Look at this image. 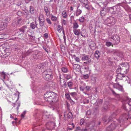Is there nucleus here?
I'll return each mask as SVG.
<instances>
[{
    "mask_svg": "<svg viewBox=\"0 0 131 131\" xmlns=\"http://www.w3.org/2000/svg\"><path fill=\"white\" fill-rule=\"evenodd\" d=\"M122 3L118 4L112 7L107 8V10L108 12L111 14H117L121 15L123 11L121 9L120 6H122Z\"/></svg>",
    "mask_w": 131,
    "mask_h": 131,
    "instance_id": "1",
    "label": "nucleus"
},
{
    "mask_svg": "<svg viewBox=\"0 0 131 131\" xmlns=\"http://www.w3.org/2000/svg\"><path fill=\"white\" fill-rule=\"evenodd\" d=\"M45 100L48 102H55L56 98V94L51 91L47 92L44 95Z\"/></svg>",
    "mask_w": 131,
    "mask_h": 131,
    "instance_id": "2",
    "label": "nucleus"
},
{
    "mask_svg": "<svg viewBox=\"0 0 131 131\" xmlns=\"http://www.w3.org/2000/svg\"><path fill=\"white\" fill-rule=\"evenodd\" d=\"M129 68V66L128 63H123L120 65L117 69L116 72L117 73L125 74L128 72Z\"/></svg>",
    "mask_w": 131,
    "mask_h": 131,
    "instance_id": "3",
    "label": "nucleus"
},
{
    "mask_svg": "<svg viewBox=\"0 0 131 131\" xmlns=\"http://www.w3.org/2000/svg\"><path fill=\"white\" fill-rule=\"evenodd\" d=\"M43 77L44 79L47 81L51 80L53 78L52 72L49 70L44 71L43 73Z\"/></svg>",
    "mask_w": 131,
    "mask_h": 131,
    "instance_id": "4",
    "label": "nucleus"
},
{
    "mask_svg": "<svg viewBox=\"0 0 131 131\" xmlns=\"http://www.w3.org/2000/svg\"><path fill=\"white\" fill-rule=\"evenodd\" d=\"M128 118H131V107L130 108V110L128 112V117L126 114L120 117L119 118L120 123L125 122L128 119Z\"/></svg>",
    "mask_w": 131,
    "mask_h": 131,
    "instance_id": "5",
    "label": "nucleus"
},
{
    "mask_svg": "<svg viewBox=\"0 0 131 131\" xmlns=\"http://www.w3.org/2000/svg\"><path fill=\"white\" fill-rule=\"evenodd\" d=\"M115 23L116 19L115 18L112 17H110L108 18L104 21V23L107 25L111 24L113 25Z\"/></svg>",
    "mask_w": 131,
    "mask_h": 131,
    "instance_id": "6",
    "label": "nucleus"
},
{
    "mask_svg": "<svg viewBox=\"0 0 131 131\" xmlns=\"http://www.w3.org/2000/svg\"><path fill=\"white\" fill-rule=\"evenodd\" d=\"M22 21V19L21 18H17L12 23L13 25L14 26H19Z\"/></svg>",
    "mask_w": 131,
    "mask_h": 131,
    "instance_id": "7",
    "label": "nucleus"
},
{
    "mask_svg": "<svg viewBox=\"0 0 131 131\" xmlns=\"http://www.w3.org/2000/svg\"><path fill=\"white\" fill-rule=\"evenodd\" d=\"M82 59L84 61L91 63V59L89 56L88 55H85L82 57Z\"/></svg>",
    "mask_w": 131,
    "mask_h": 131,
    "instance_id": "8",
    "label": "nucleus"
},
{
    "mask_svg": "<svg viewBox=\"0 0 131 131\" xmlns=\"http://www.w3.org/2000/svg\"><path fill=\"white\" fill-rule=\"evenodd\" d=\"M16 94L18 95V98L16 101V104L15 103H13L12 104V105L14 107H15V106L16 105L17 106V110H18L19 109V107L20 106V103L18 102H17V101L19 99V93L18 92H16Z\"/></svg>",
    "mask_w": 131,
    "mask_h": 131,
    "instance_id": "9",
    "label": "nucleus"
},
{
    "mask_svg": "<svg viewBox=\"0 0 131 131\" xmlns=\"http://www.w3.org/2000/svg\"><path fill=\"white\" fill-rule=\"evenodd\" d=\"M115 41L116 44L118 43L120 41V38L117 35H114L112 36L111 37Z\"/></svg>",
    "mask_w": 131,
    "mask_h": 131,
    "instance_id": "10",
    "label": "nucleus"
},
{
    "mask_svg": "<svg viewBox=\"0 0 131 131\" xmlns=\"http://www.w3.org/2000/svg\"><path fill=\"white\" fill-rule=\"evenodd\" d=\"M8 50V49L6 48L5 50H2L1 51L0 50V53L1 52L3 55H6V57H7L10 54L9 51Z\"/></svg>",
    "mask_w": 131,
    "mask_h": 131,
    "instance_id": "11",
    "label": "nucleus"
},
{
    "mask_svg": "<svg viewBox=\"0 0 131 131\" xmlns=\"http://www.w3.org/2000/svg\"><path fill=\"white\" fill-rule=\"evenodd\" d=\"M116 126V125L114 124H112L107 128L106 130L107 131H112L115 128Z\"/></svg>",
    "mask_w": 131,
    "mask_h": 131,
    "instance_id": "12",
    "label": "nucleus"
},
{
    "mask_svg": "<svg viewBox=\"0 0 131 131\" xmlns=\"http://www.w3.org/2000/svg\"><path fill=\"white\" fill-rule=\"evenodd\" d=\"M116 115L115 113H113L108 118L107 120H105V122H107L108 123L110 121H112V119L114 118Z\"/></svg>",
    "mask_w": 131,
    "mask_h": 131,
    "instance_id": "13",
    "label": "nucleus"
},
{
    "mask_svg": "<svg viewBox=\"0 0 131 131\" xmlns=\"http://www.w3.org/2000/svg\"><path fill=\"white\" fill-rule=\"evenodd\" d=\"M20 28L22 31V32L24 33H25L26 32H29L28 29L26 26H24Z\"/></svg>",
    "mask_w": 131,
    "mask_h": 131,
    "instance_id": "14",
    "label": "nucleus"
},
{
    "mask_svg": "<svg viewBox=\"0 0 131 131\" xmlns=\"http://www.w3.org/2000/svg\"><path fill=\"white\" fill-rule=\"evenodd\" d=\"M37 23L36 21H35V23L32 22L30 24V27L32 29H34L35 28H38L37 27Z\"/></svg>",
    "mask_w": 131,
    "mask_h": 131,
    "instance_id": "15",
    "label": "nucleus"
},
{
    "mask_svg": "<svg viewBox=\"0 0 131 131\" xmlns=\"http://www.w3.org/2000/svg\"><path fill=\"white\" fill-rule=\"evenodd\" d=\"M118 73L117 75L116 76V78L119 80H122L123 77H127L126 76H124L123 75L124 74H122L121 73Z\"/></svg>",
    "mask_w": 131,
    "mask_h": 131,
    "instance_id": "16",
    "label": "nucleus"
},
{
    "mask_svg": "<svg viewBox=\"0 0 131 131\" xmlns=\"http://www.w3.org/2000/svg\"><path fill=\"white\" fill-rule=\"evenodd\" d=\"M101 55L100 52L99 51H96L94 53V56L97 59H98L100 57Z\"/></svg>",
    "mask_w": 131,
    "mask_h": 131,
    "instance_id": "17",
    "label": "nucleus"
},
{
    "mask_svg": "<svg viewBox=\"0 0 131 131\" xmlns=\"http://www.w3.org/2000/svg\"><path fill=\"white\" fill-rule=\"evenodd\" d=\"M45 64L44 63H42L38 64L37 67L39 69H43L45 67Z\"/></svg>",
    "mask_w": 131,
    "mask_h": 131,
    "instance_id": "18",
    "label": "nucleus"
},
{
    "mask_svg": "<svg viewBox=\"0 0 131 131\" xmlns=\"http://www.w3.org/2000/svg\"><path fill=\"white\" fill-rule=\"evenodd\" d=\"M106 9L105 8H103L100 11V14L101 16H104L106 13Z\"/></svg>",
    "mask_w": 131,
    "mask_h": 131,
    "instance_id": "19",
    "label": "nucleus"
},
{
    "mask_svg": "<svg viewBox=\"0 0 131 131\" xmlns=\"http://www.w3.org/2000/svg\"><path fill=\"white\" fill-rule=\"evenodd\" d=\"M50 115L47 111L44 112L43 115V117H44L46 118H49L50 117Z\"/></svg>",
    "mask_w": 131,
    "mask_h": 131,
    "instance_id": "20",
    "label": "nucleus"
},
{
    "mask_svg": "<svg viewBox=\"0 0 131 131\" xmlns=\"http://www.w3.org/2000/svg\"><path fill=\"white\" fill-rule=\"evenodd\" d=\"M33 57L34 59H39L41 57V56L40 55L39 53H37V54H33Z\"/></svg>",
    "mask_w": 131,
    "mask_h": 131,
    "instance_id": "21",
    "label": "nucleus"
},
{
    "mask_svg": "<svg viewBox=\"0 0 131 131\" xmlns=\"http://www.w3.org/2000/svg\"><path fill=\"white\" fill-rule=\"evenodd\" d=\"M70 95L72 96L74 99L75 100H77V99L76 97L77 96V94L76 92H71L70 93Z\"/></svg>",
    "mask_w": 131,
    "mask_h": 131,
    "instance_id": "22",
    "label": "nucleus"
},
{
    "mask_svg": "<svg viewBox=\"0 0 131 131\" xmlns=\"http://www.w3.org/2000/svg\"><path fill=\"white\" fill-rule=\"evenodd\" d=\"M79 6L77 7V10L75 13V15L76 16H78L80 15L82 13V11L81 10L79 9Z\"/></svg>",
    "mask_w": 131,
    "mask_h": 131,
    "instance_id": "23",
    "label": "nucleus"
},
{
    "mask_svg": "<svg viewBox=\"0 0 131 131\" xmlns=\"http://www.w3.org/2000/svg\"><path fill=\"white\" fill-rule=\"evenodd\" d=\"M7 1V0H0V6H5V4Z\"/></svg>",
    "mask_w": 131,
    "mask_h": 131,
    "instance_id": "24",
    "label": "nucleus"
},
{
    "mask_svg": "<svg viewBox=\"0 0 131 131\" xmlns=\"http://www.w3.org/2000/svg\"><path fill=\"white\" fill-rule=\"evenodd\" d=\"M44 10L46 13V15H49L50 14V11L48 8L46 6L44 7Z\"/></svg>",
    "mask_w": 131,
    "mask_h": 131,
    "instance_id": "25",
    "label": "nucleus"
},
{
    "mask_svg": "<svg viewBox=\"0 0 131 131\" xmlns=\"http://www.w3.org/2000/svg\"><path fill=\"white\" fill-rule=\"evenodd\" d=\"M124 100L128 102V104L129 105L131 106V103H130L131 102V99H130L128 97H126L124 99Z\"/></svg>",
    "mask_w": 131,
    "mask_h": 131,
    "instance_id": "26",
    "label": "nucleus"
},
{
    "mask_svg": "<svg viewBox=\"0 0 131 131\" xmlns=\"http://www.w3.org/2000/svg\"><path fill=\"white\" fill-rule=\"evenodd\" d=\"M6 23H2L0 24V30L3 29L6 26Z\"/></svg>",
    "mask_w": 131,
    "mask_h": 131,
    "instance_id": "27",
    "label": "nucleus"
},
{
    "mask_svg": "<svg viewBox=\"0 0 131 131\" xmlns=\"http://www.w3.org/2000/svg\"><path fill=\"white\" fill-rule=\"evenodd\" d=\"M28 33V34L29 38L31 39H33L34 37V36L33 32H29Z\"/></svg>",
    "mask_w": 131,
    "mask_h": 131,
    "instance_id": "28",
    "label": "nucleus"
},
{
    "mask_svg": "<svg viewBox=\"0 0 131 131\" xmlns=\"http://www.w3.org/2000/svg\"><path fill=\"white\" fill-rule=\"evenodd\" d=\"M67 84L68 87L69 89H71L72 87L73 86V82L71 81L67 82Z\"/></svg>",
    "mask_w": 131,
    "mask_h": 131,
    "instance_id": "29",
    "label": "nucleus"
},
{
    "mask_svg": "<svg viewBox=\"0 0 131 131\" xmlns=\"http://www.w3.org/2000/svg\"><path fill=\"white\" fill-rule=\"evenodd\" d=\"M62 15L63 17L65 18H66L67 16V14L66 12V11L64 10L62 12Z\"/></svg>",
    "mask_w": 131,
    "mask_h": 131,
    "instance_id": "30",
    "label": "nucleus"
},
{
    "mask_svg": "<svg viewBox=\"0 0 131 131\" xmlns=\"http://www.w3.org/2000/svg\"><path fill=\"white\" fill-rule=\"evenodd\" d=\"M81 36L83 37H86V32L85 30H83L81 32Z\"/></svg>",
    "mask_w": 131,
    "mask_h": 131,
    "instance_id": "31",
    "label": "nucleus"
},
{
    "mask_svg": "<svg viewBox=\"0 0 131 131\" xmlns=\"http://www.w3.org/2000/svg\"><path fill=\"white\" fill-rule=\"evenodd\" d=\"M70 93H69V94L68 93H66L65 94V96L67 99L69 100L70 101H73L71 99L70 97Z\"/></svg>",
    "mask_w": 131,
    "mask_h": 131,
    "instance_id": "32",
    "label": "nucleus"
},
{
    "mask_svg": "<svg viewBox=\"0 0 131 131\" xmlns=\"http://www.w3.org/2000/svg\"><path fill=\"white\" fill-rule=\"evenodd\" d=\"M91 49L92 50H94L95 49V43L91 44L89 46Z\"/></svg>",
    "mask_w": 131,
    "mask_h": 131,
    "instance_id": "33",
    "label": "nucleus"
},
{
    "mask_svg": "<svg viewBox=\"0 0 131 131\" xmlns=\"http://www.w3.org/2000/svg\"><path fill=\"white\" fill-rule=\"evenodd\" d=\"M30 12L31 14H33L34 13V8L32 6H30Z\"/></svg>",
    "mask_w": 131,
    "mask_h": 131,
    "instance_id": "34",
    "label": "nucleus"
},
{
    "mask_svg": "<svg viewBox=\"0 0 131 131\" xmlns=\"http://www.w3.org/2000/svg\"><path fill=\"white\" fill-rule=\"evenodd\" d=\"M80 68V65L77 64H74L73 66V68L74 69H79Z\"/></svg>",
    "mask_w": 131,
    "mask_h": 131,
    "instance_id": "35",
    "label": "nucleus"
},
{
    "mask_svg": "<svg viewBox=\"0 0 131 131\" xmlns=\"http://www.w3.org/2000/svg\"><path fill=\"white\" fill-rule=\"evenodd\" d=\"M79 1L84 5L87 4L88 3V0H79Z\"/></svg>",
    "mask_w": 131,
    "mask_h": 131,
    "instance_id": "36",
    "label": "nucleus"
},
{
    "mask_svg": "<svg viewBox=\"0 0 131 131\" xmlns=\"http://www.w3.org/2000/svg\"><path fill=\"white\" fill-rule=\"evenodd\" d=\"M39 21H45L44 18L42 15H40L39 17Z\"/></svg>",
    "mask_w": 131,
    "mask_h": 131,
    "instance_id": "37",
    "label": "nucleus"
},
{
    "mask_svg": "<svg viewBox=\"0 0 131 131\" xmlns=\"http://www.w3.org/2000/svg\"><path fill=\"white\" fill-rule=\"evenodd\" d=\"M89 102V101L88 98H85L83 101V102L84 104H87Z\"/></svg>",
    "mask_w": 131,
    "mask_h": 131,
    "instance_id": "38",
    "label": "nucleus"
},
{
    "mask_svg": "<svg viewBox=\"0 0 131 131\" xmlns=\"http://www.w3.org/2000/svg\"><path fill=\"white\" fill-rule=\"evenodd\" d=\"M51 18L52 20L53 21H56L57 19V17L53 15L51 16Z\"/></svg>",
    "mask_w": 131,
    "mask_h": 131,
    "instance_id": "39",
    "label": "nucleus"
},
{
    "mask_svg": "<svg viewBox=\"0 0 131 131\" xmlns=\"http://www.w3.org/2000/svg\"><path fill=\"white\" fill-rule=\"evenodd\" d=\"M67 117L68 118H71L72 117V113L70 112L68 113L67 114Z\"/></svg>",
    "mask_w": 131,
    "mask_h": 131,
    "instance_id": "40",
    "label": "nucleus"
},
{
    "mask_svg": "<svg viewBox=\"0 0 131 131\" xmlns=\"http://www.w3.org/2000/svg\"><path fill=\"white\" fill-rule=\"evenodd\" d=\"M96 103H97V105L98 106L101 105L102 103V100L101 99L99 100H98L96 101Z\"/></svg>",
    "mask_w": 131,
    "mask_h": 131,
    "instance_id": "41",
    "label": "nucleus"
},
{
    "mask_svg": "<svg viewBox=\"0 0 131 131\" xmlns=\"http://www.w3.org/2000/svg\"><path fill=\"white\" fill-rule=\"evenodd\" d=\"M32 50L31 49L28 50L26 53V56H27L30 54L32 52Z\"/></svg>",
    "mask_w": 131,
    "mask_h": 131,
    "instance_id": "42",
    "label": "nucleus"
},
{
    "mask_svg": "<svg viewBox=\"0 0 131 131\" xmlns=\"http://www.w3.org/2000/svg\"><path fill=\"white\" fill-rule=\"evenodd\" d=\"M0 74L1 75V76L3 77V78L4 79H5L6 74L4 72H0Z\"/></svg>",
    "mask_w": 131,
    "mask_h": 131,
    "instance_id": "43",
    "label": "nucleus"
},
{
    "mask_svg": "<svg viewBox=\"0 0 131 131\" xmlns=\"http://www.w3.org/2000/svg\"><path fill=\"white\" fill-rule=\"evenodd\" d=\"M90 62H84L83 63V65L84 67H89Z\"/></svg>",
    "mask_w": 131,
    "mask_h": 131,
    "instance_id": "44",
    "label": "nucleus"
},
{
    "mask_svg": "<svg viewBox=\"0 0 131 131\" xmlns=\"http://www.w3.org/2000/svg\"><path fill=\"white\" fill-rule=\"evenodd\" d=\"M95 123L94 121H93L91 122L89 124L90 126L93 127L95 126Z\"/></svg>",
    "mask_w": 131,
    "mask_h": 131,
    "instance_id": "45",
    "label": "nucleus"
},
{
    "mask_svg": "<svg viewBox=\"0 0 131 131\" xmlns=\"http://www.w3.org/2000/svg\"><path fill=\"white\" fill-rule=\"evenodd\" d=\"M74 34L76 35H79L80 34V32L77 29L73 31Z\"/></svg>",
    "mask_w": 131,
    "mask_h": 131,
    "instance_id": "46",
    "label": "nucleus"
},
{
    "mask_svg": "<svg viewBox=\"0 0 131 131\" xmlns=\"http://www.w3.org/2000/svg\"><path fill=\"white\" fill-rule=\"evenodd\" d=\"M61 70L64 73H67L68 71V69L67 68L65 67H62V68Z\"/></svg>",
    "mask_w": 131,
    "mask_h": 131,
    "instance_id": "47",
    "label": "nucleus"
},
{
    "mask_svg": "<svg viewBox=\"0 0 131 131\" xmlns=\"http://www.w3.org/2000/svg\"><path fill=\"white\" fill-rule=\"evenodd\" d=\"M115 88L121 91H123V86L121 85L119 86H118V87H117V88Z\"/></svg>",
    "mask_w": 131,
    "mask_h": 131,
    "instance_id": "48",
    "label": "nucleus"
},
{
    "mask_svg": "<svg viewBox=\"0 0 131 131\" xmlns=\"http://www.w3.org/2000/svg\"><path fill=\"white\" fill-rule=\"evenodd\" d=\"M6 35L4 34H0V39H4L5 38Z\"/></svg>",
    "mask_w": 131,
    "mask_h": 131,
    "instance_id": "49",
    "label": "nucleus"
},
{
    "mask_svg": "<svg viewBox=\"0 0 131 131\" xmlns=\"http://www.w3.org/2000/svg\"><path fill=\"white\" fill-rule=\"evenodd\" d=\"M57 31L58 32H60L62 30V28L61 27L60 25H58L57 26Z\"/></svg>",
    "mask_w": 131,
    "mask_h": 131,
    "instance_id": "50",
    "label": "nucleus"
},
{
    "mask_svg": "<svg viewBox=\"0 0 131 131\" xmlns=\"http://www.w3.org/2000/svg\"><path fill=\"white\" fill-rule=\"evenodd\" d=\"M11 18L10 17H7L5 18L4 20L5 21L8 22L10 20Z\"/></svg>",
    "mask_w": 131,
    "mask_h": 131,
    "instance_id": "51",
    "label": "nucleus"
},
{
    "mask_svg": "<svg viewBox=\"0 0 131 131\" xmlns=\"http://www.w3.org/2000/svg\"><path fill=\"white\" fill-rule=\"evenodd\" d=\"M78 27L79 26L77 23L75 22L73 24V28H78Z\"/></svg>",
    "mask_w": 131,
    "mask_h": 131,
    "instance_id": "52",
    "label": "nucleus"
},
{
    "mask_svg": "<svg viewBox=\"0 0 131 131\" xmlns=\"http://www.w3.org/2000/svg\"><path fill=\"white\" fill-rule=\"evenodd\" d=\"M105 45L107 47H109L112 45V43L109 41H107L106 42Z\"/></svg>",
    "mask_w": 131,
    "mask_h": 131,
    "instance_id": "53",
    "label": "nucleus"
},
{
    "mask_svg": "<svg viewBox=\"0 0 131 131\" xmlns=\"http://www.w3.org/2000/svg\"><path fill=\"white\" fill-rule=\"evenodd\" d=\"M121 85L119 84V83H116L114 84L113 85V87L114 88H117L118 86Z\"/></svg>",
    "mask_w": 131,
    "mask_h": 131,
    "instance_id": "54",
    "label": "nucleus"
},
{
    "mask_svg": "<svg viewBox=\"0 0 131 131\" xmlns=\"http://www.w3.org/2000/svg\"><path fill=\"white\" fill-rule=\"evenodd\" d=\"M85 20V18L83 16L81 17L80 18L79 20L82 23Z\"/></svg>",
    "mask_w": 131,
    "mask_h": 131,
    "instance_id": "55",
    "label": "nucleus"
},
{
    "mask_svg": "<svg viewBox=\"0 0 131 131\" xmlns=\"http://www.w3.org/2000/svg\"><path fill=\"white\" fill-rule=\"evenodd\" d=\"M45 21H39V25L40 26L42 27L44 25V23Z\"/></svg>",
    "mask_w": 131,
    "mask_h": 131,
    "instance_id": "56",
    "label": "nucleus"
},
{
    "mask_svg": "<svg viewBox=\"0 0 131 131\" xmlns=\"http://www.w3.org/2000/svg\"><path fill=\"white\" fill-rule=\"evenodd\" d=\"M17 33L19 35L23 34L24 33L23 32L21 29L20 28L17 32Z\"/></svg>",
    "mask_w": 131,
    "mask_h": 131,
    "instance_id": "57",
    "label": "nucleus"
},
{
    "mask_svg": "<svg viewBox=\"0 0 131 131\" xmlns=\"http://www.w3.org/2000/svg\"><path fill=\"white\" fill-rule=\"evenodd\" d=\"M88 3H87L86 4H84L85 5V8H86L87 9L89 10L90 9V7L89 6V5L88 4Z\"/></svg>",
    "mask_w": 131,
    "mask_h": 131,
    "instance_id": "58",
    "label": "nucleus"
},
{
    "mask_svg": "<svg viewBox=\"0 0 131 131\" xmlns=\"http://www.w3.org/2000/svg\"><path fill=\"white\" fill-rule=\"evenodd\" d=\"M17 15L19 16H21L23 14V13L21 11H19L17 13Z\"/></svg>",
    "mask_w": 131,
    "mask_h": 131,
    "instance_id": "59",
    "label": "nucleus"
},
{
    "mask_svg": "<svg viewBox=\"0 0 131 131\" xmlns=\"http://www.w3.org/2000/svg\"><path fill=\"white\" fill-rule=\"evenodd\" d=\"M46 20L47 22V23L49 24H52L51 21L50 19H49V18H47L46 19Z\"/></svg>",
    "mask_w": 131,
    "mask_h": 131,
    "instance_id": "60",
    "label": "nucleus"
},
{
    "mask_svg": "<svg viewBox=\"0 0 131 131\" xmlns=\"http://www.w3.org/2000/svg\"><path fill=\"white\" fill-rule=\"evenodd\" d=\"M91 114V111L90 110H88L86 112V115H90Z\"/></svg>",
    "mask_w": 131,
    "mask_h": 131,
    "instance_id": "61",
    "label": "nucleus"
},
{
    "mask_svg": "<svg viewBox=\"0 0 131 131\" xmlns=\"http://www.w3.org/2000/svg\"><path fill=\"white\" fill-rule=\"evenodd\" d=\"M26 112V111H24L21 114V117L23 118H24V115L25 114Z\"/></svg>",
    "mask_w": 131,
    "mask_h": 131,
    "instance_id": "62",
    "label": "nucleus"
},
{
    "mask_svg": "<svg viewBox=\"0 0 131 131\" xmlns=\"http://www.w3.org/2000/svg\"><path fill=\"white\" fill-rule=\"evenodd\" d=\"M111 90L112 93V94L114 95L115 96V95H118V94L116 93L113 90L111 89Z\"/></svg>",
    "mask_w": 131,
    "mask_h": 131,
    "instance_id": "63",
    "label": "nucleus"
},
{
    "mask_svg": "<svg viewBox=\"0 0 131 131\" xmlns=\"http://www.w3.org/2000/svg\"><path fill=\"white\" fill-rule=\"evenodd\" d=\"M122 107L123 109L124 110H125L126 111H128V110L126 108V106L125 105V104H123V105Z\"/></svg>",
    "mask_w": 131,
    "mask_h": 131,
    "instance_id": "64",
    "label": "nucleus"
}]
</instances>
